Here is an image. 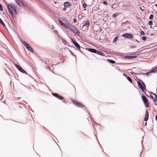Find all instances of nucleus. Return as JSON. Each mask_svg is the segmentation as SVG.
Here are the masks:
<instances>
[{
	"label": "nucleus",
	"instance_id": "nucleus-25",
	"mask_svg": "<svg viewBox=\"0 0 157 157\" xmlns=\"http://www.w3.org/2000/svg\"><path fill=\"white\" fill-rule=\"evenodd\" d=\"M117 38H118L117 37H115V38H114L113 41V43H115L116 42V41L117 40Z\"/></svg>",
	"mask_w": 157,
	"mask_h": 157
},
{
	"label": "nucleus",
	"instance_id": "nucleus-39",
	"mask_svg": "<svg viewBox=\"0 0 157 157\" xmlns=\"http://www.w3.org/2000/svg\"><path fill=\"white\" fill-rule=\"evenodd\" d=\"M155 119H156V120L157 121V115H156Z\"/></svg>",
	"mask_w": 157,
	"mask_h": 157
},
{
	"label": "nucleus",
	"instance_id": "nucleus-32",
	"mask_svg": "<svg viewBox=\"0 0 157 157\" xmlns=\"http://www.w3.org/2000/svg\"><path fill=\"white\" fill-rule=\"evenodd\" d=\"M140 34H141V35H144V31H142V30H141V31H140Z\"/></svg>",
	"mask_w": 157,
	"mask_h": 157
},
{
	"label": "nucleus",
	"instance_id": "nucleus-15",
	"mask_svg": "<svg viewBox=\"0 0 157 157\" xmlns=\"http://www.w3.org/2000/svg\"><path fill=\"white\" fill-rule=\"evenodd\" d=\"M123 75L127 78V79L131 83H132V79H131V78L130 77H129V76H128L126 74H125L124 73L123 74Z\"/></svg>",
	"mask_w": 157,
	"mask_h": 157
},
{
	"label": "nucleus",
	"instance_id": "nucleus-14",
	"mask_svg": "<svg viewBox=\"0 0 157 157\" xmlns=\"http://www.w3.org/2000/svg\"><path fill=\"white\" fill-rule=\"evenodd\" d=\"M17 4L20 6H24L23 3L20 0H15Z\"/></svg>",
	"mask_w": 157,
	"mask_h": 157
},
{
	"label": "nucleus",
	"instance_id": "nucleus-29",
	"mask_svg": "<svg viewBox=\"0 0 157 157\" xmlns=\"http://www.w3.org/2000/svg\"><path fill=\"white\" fill-rule=\"evenodd\" d=\"M152 21H150L148 22V24L149 25H151L152 24Z\"/></svg>",
	"mask_w": 157,
	"mask_h": 157
},
{
	"label": "nucleus",
	"instance_id": "nucleus-19",
	"mask_svg": "<svg viewBox=\"0 0 157 157\" xmlns=\"http://www.w3.org/2000/svg\"><path fill=\"white\" fill-rule=\"evenodd\" d=\"M90 25V22L89 21H87L85 23V26H86V27L87 28Z\"/></svg>",
	"mask_w": 157,
	"mask_h": 157
},
{
	"label": "nucleus",
	"instance_id": "nucleus-8",
	"mask_svg": "<svg viewBox=\"0 0 157 157\" xmlns=\"http://www.w3.org/2000/svg\"><path fill=\"white\" fill-rule=\"evenodd\" d=\"M122 36L124 37L128 38H133V36L130 33H126L123 34Z\"/></svg>",
	"mask_w": 157,
	"mask_h": 157
},
{
	"label": "nucleus",
	"instance_id": "nucleus-22",
	"mask_svg": "<svg viewBox=\"0 0 157 157\" xmlns=\"http://www.w3.org/2000/svg\"><path fill=\"white\" fill-rule=\"evenodd\" d=\"M0 23L2 25H3L4 26H5V25L4 24V23L3 22V21L1 20V21H0Z\"/></svg>",
	"mask_w": 157,
	"mask_h": 157
},
{
	"label": "nucleus",
	"instance_id": "nucleus-10",
	"mask_svg": "<svg viewBox=\"0 0 157 157\" xmlns=\"http://www.w3.org/2000/svg\"><path fill=\"white\" fill-rule=\"evenodd\" d=\"M52 95L53 96L56 97L57 98L59 99L60 100H62L63 99V97L59 95L57 93H53L52 94Z\"/></svg>",
	"mask_w": 157,
	"mask_h": 157
},
{
	"label": "nucleus",
	"instance_id": "nucleus-2",
	"mask_svg": "<svg viewBox=\"0 0 157 157\" xmlns=\"http://www.w3.org/2000/svg\"><path fill=\"white\" fill-rule=\"evenodd\" d=\"M68 27V30L72 31L75 34L78 36L79 35L80 33L79 31L71 24L69 25Z\"/></svg>",
	"mask_w": 157,
	"mask_h": 157
},
{
	"label": "nucleus",
	"instance_id": "nucleus-37",
	"mask_svg": "<svg viewBox=\"0 0 157 157\" xmlns=\"http://www.w3.org/2000/svg\"><path fill=\"white\" fill-rule=\"evenodd\" d=\"M85 134L83 133V132H81V133H80V135L82 136L83 135H84Z\"/></svg>",
	"mask_w": 157,
	"mask_h": 157
},
{
	"label": "nucleus",
	"instance_id": "nucleus-27",
	"mask_svg": "<svg viewBox=\"0 0 157 157\" xmlns=\"http://www.w3.org/2000/svg\"><path fill=\"white\" fill-rule=\"evenodd\" d=\"M0 10L1 11H2L3 10V8L2 6L0 4Z\"/></svg>",
	"mask_w": 157,
	"mask_h": 157
},
{
	"label": "nucleus",
	"instance_id": "nucleus-42",
	"mask_svg": "<svg viewBox=\"0 0 157 157\" xmlns=\"http://www.w3.org/2000/svg\"><path fill=\"white\" fill-rule=\"evenodd\" d=\"M1 20H2V19L0 18V21H1Z\"/></svg>",
	"mask_w": 157,
	"mask_h": 157
},
{
	"label": "nucleus",
	"instance_id": "nucleus-28",
	"mask_svg": "<svg viewBox=\"0 0 157 157\" xmlns=\"http://www.w3.org/2000/svg\"><path fill=\"white\" fill-rule=\"evenodd\" d=\"M153 17V16L152 14L150 15L149 17V19H152Z\"/></svg>",
	"mask_w": 157,
	"mask_h": 157
},
{
	"label": "nucleus",
	"instance_id": "nucleus-12",
	"mask_svg": "<svg viewBox=\"0 0 157 157\" xmlns=\"http://www.w3.org/2000/svg\"><path fill=\"white\" fill-rule=\"evenodd\" d=\"M72 41L75 46L79 50L81 48L79 45L75 40Z\"/></svg>",
	"mask_w": 157,
	"mask_h": 157
},
{
	"label": "nucleus",
	"instance_id": "nucleus-31",
	"mask_svg": "<svg viewBox=\"0 0 157 157\" xmlns=\"http://www.w3.org/2000/svg\"><path fill=\"white\" fill-rule=\"evenodd\" d=\"M147 38L146 37L143 36L142 37V39L143 40H146Z\"/></svg>",
	"mask_w": 157,
	"mask_h": 157
},
{
	"label": "nucleus",
	"instance_id": "nucleus-36",
	"mask_svg": "<svg viewBox=\"0 0 157 157\" xmlns=\"http://www.w3.org/2000/svg\"><path fill=\"white\" fill-rule=\"evenodd\" d=\"M150 96L151 97V98L153 99L154 98V96L153 95H151V94H150Z\"/></svg>",
	"mask_w": 157,
	"mask_h": 157
},
{
	"label": "nucleus",
	"instance_id": "nucleus-16",
	"mask_svg": "<svg viewBox=\"0 0 157 157\" xmlns=\"http://www.w3.org/2000/svg\"><path fill=\"white\" fill-rule=\"evenodd\" d=\"M136 57V56H125L124 58L125 59H134Z\"/></svg>",
	"mask_w": 157,
	"mask_h": 157
},
{
	"label": "nucleus",
	"instance_id": "nucleus-24",
	"mask_svg": "<svg viewBox=\"0 0 157 157\" xmlns=\"http://www.w3.org/2000/svg\"><path fill=\"white\" fill-rule=\"evenodd\" d=\"M118 15V14L116 13L113 15L112 17H117Z\"/></svg>",
	"mask_w": 157,
	"mask_h": 157
},
{
	"label": "nucleus",
	"instance_id": "nucleus-5",
	"mask_svg": "<svg viewBox=\"0 0 157 157\" xmlns=\"http://www.w3.org/2000/svg\"><path fill=\"white\" fill-rule=\"evenodd\" d=\"M22 43L24 45L26 48L28 49L29 51L31 52H33L34 51L33 49L28 43L25 41H22Z\"/></svg>",
	"mask_w": 157,
	"mask_h": 157
},
{
	"label": "nucleus",
	"instance_id": "nucleus-4",
	"mask_svg": "<svg viewBox=\"0 0 157 157\" xmlns=\"http://www.w3.org/2000/svg\"><path fill=\"white\" fill-rule=\"evenodd\" d=\"M59 23L63 26L64 28L66 29H68V26L70 25L71 24L68 22L67 21H66L65 23H63L61 21L59 20Z\"/></svg>",
	"mask_w": 157,
	"mask_h": 157
},
{
	"label": "nucleus",
	"instance_id": "nucleus-17",
	"mask_svg": "<svg viewBox=\"0 0 157 157\" xmlns=\"http://www.w3.org/2000/svg\"><path fill=\"white\" fill-rule=\"evenodd\" d=\"M89 51L93 53H96L97 50L93 48H89Z\"/></svg>",
	"mask_w": 157,
	"mask_h": 157
},
{
	"label": "nucleus",
	"instance_id": "nucleus-21",
	"mask_svg": "<svg viewBox=\"0 0 157 157\" xmlns=\"http://www.w3.org/2000/svg\"><path fill=\"white\" fill-rule=\"evenodd\" d=\"M0 23L2 25H3L4 26H5V25L4 24V23L3 22V21L1 20V21H0Z\"/></svg>",
	"mask_w": 157,
	"mask_h": 157
},
{
	"label": "nucleus",
	"instance_id": "nucleus-9",
	"mask_svg": "<svg viewBox=\"0 0 157 157\" xmlns=\"http://www.w3.org/2000/svg\"><path fill=\"white\" fill-rule=\"evenodd\" d=\"M15 66L16 67L19 71L22 72L23 73L27 74V72L25 71L24 70L21 66L17 64H16Z\"/></svg>",
	"mask_w": 157,
	"mask_h": 157
},
{
	"label": "nucleus",
	"instance_id": "nucleus-6",
	"mask_svg": "<svg viewBox=\"0 0 157 157\" xmlns=\"http://www.w3.org/2000/svg\"><path fill=\"white\" fill-rule=\"evenodd\" d=\"M72 102L75 105L78 107L81 108L84 107V105L82 104L78 101H75L74 100H72Z\"/></svg>",
	"mask_w": 157,
	"mask_h": 157
},
{
	"label": "nucleus",
	"instance_id": "nucleus-40",
	"mask_svg": "<svg viewBox=\"0 0 157 157\" xmlns=\"http://www.w3.org/2000/svg\"><path fill=\"white\" fill-rule=\"evenodd\" d=\"M147 122H145V125L146 126L147 125Z\"/></svg>",
	"mask_w": 157,
	"mask_h": 157
},
{
	"label": "nucleus",
	"instance_id": "nucleus-11",
	"mask_svg": "<svg viewBox=\"0 0 157 157\" xmlns=\"http://www.w3.org/2000/svg\"><path fill=\"white\" fill-rule=\"evenodd\" d=\"M149 117V113L147 110L146 109V114L144 118V121H147Z\"/></svg>",
	"mask_w": 157,
	"mask_h": 157
},
{
	"label": "nucleus",
	"instance_id": "nucleus-1",
	"mask_svg": "<svg viewBox=\"0 0 157 157\" xmlns=\"http://www.w3.org/2000/svg\"><path fill=\"white\" fill-rule=\"evenodd\" d=\"M9 13L13 17H15L16 15V8L13 4H8L7 5Z\"/></svg>",
	"mask_w": 157,
	"mask_h": 157
},
{
	"label": "nucleus",
	"instance_id": "nucleus-34",
	"mask_svg": "<svg viewBox=\"0 0 157 157\" xmlns=\"http://www.w3.org/2000/svg\"><path fill=\"white\" fill-rule=\"evenodd\" d=\"M140 9L141 10H144V7L143 6V7H141Z\"/></svg>",
	"mask_w": 157,
	"mask_h": 157
},
{
	"label": "nucleus",
	"instance_id": "nucleus-41",
	"mask_svg": "<svg viewBox=\"0 0 157 157\" xmlns=\"http://www.w3.org/2000/svg\"><path fill=\"white\" fill-rule=\"evenodd\" d=\"M1 20H2V19L0 18V21H1Z\"/></svg>",
	"mask_w": 157,
	"mask_h": 157
},
{
	"label": "nucleus",
	"instance_id": "nucleus-23",
	"mask_svg": "<svg viewBox=\"0 0 157 157\" xmlns=\"http://www.w3.org/2000/svg\"><path fill=\"white\" fill-rule=\"evenodd\" d=\"M0 23L2 25H3L4 26H5V25L4 24V23L3 22V21L1 20V21H0Z\"/></svg>",
	"mask_w": 157,
	"mask_h": 157
},
{
	"label": "nucleus",
	"instance_id": "nucleus-3",
	"mask_svg": "<svg viewBox=\"0 0 157 157\" xmlns=\"http://www.w3.org/2000/svg\"><path fill=\"white\" fill-rule=\"evenodd\" d=\"M138 84L139 87L141 88L143 92H144V90H146V86L145 84L142 81L140 80L138 82Z\"/></svg>",
	"mask_w": 157,
	"mask_h": 157
},
{
	"label": "nucleus",
	"instance_id": "nucleus-13",
	"mask_svg": "<svg viewBox=\"0 0 157 157\" xmlns=\"http://www.w3.org/2000/svg\"><path fill=\"white\" fill-rule=\"evenodd\" d=\"M64 5L65 7L67 8L71 6V3L68 2H65L64 3Z\"/></svg>",
	"mask_w": 157,
	"mask_h": 157
},
{
	"label": "nucleus",
	"instance_id": "nucleus-33",
	"mask_svg": "<svg viewBox=\"0 0 157 157\" xmlns=\"http://www.w3.org/2000/svg\"><path fill=\"white\" fill-rule=\"evenodd\" d=\"M82 6L84 8H86V4H83L82 5Z\"/></svg>",
	"mask_w": 157,
	"mask_h": 157
},
{
	"label": "nucleus",
	"instance_id": "nucleus-35",
	"mask_svg": "<svg viewBox=\"0 0 157 157\" xmlns=\"http://www.w3.org/2000/svg\"><path fill=\"white\" fill-rule=\"evenodd\" d=\"M103 4L104 5H107V3L106 2H104L103 3Z\"/></svg>",
	"mask_w": 157,
	"mask_h": 157
},
{
	"label": "nucleus",
	"instance_id": "nucleus-20",
	"mask_svg": "<svg viewBox=\"0 0 157 157\" xmlns=\"http://www.w3.org/2000/svg\"><path fill=\"white\" fill-rule=\"evenodd\" d=\"M157 71V67L155 68L152 69V72H155Z\"/></svg>",
	"mask_w": 157,
	"mask_h": 157
},
{
	"label": "nucleus",
	"instance_id": "nucleus-18",
	"mask_svg": "<svg viewBox=\"0 0 157 157\" xmlns=\"http://www.w3.org/2000/svg\"><path fill=\"white\" fill-rule=\"evenodd\" d=\"M151 94L152 95H153L154 96V98L153 99L154 100V101L155 102H157V96L154 93H151Z\"/></svg>",
	"mask_w": 157,
	"mask_h": 157
},
{
	"label": "nucleus",
	"instance_id": "nucleus-26",
	"mask_svg": "<svg viewBox=\"0 0 157 157\" xmlns=\"http://www.w3.org/2000/svg\"><path fill=\"white\" fill-rule=\"evenodd\" d=\"M108 60L111 63L114 64V63H115V62L114 61H113L112 60L109 59Z\"/></svg>",
	"mask_w": 157,
	"mask_h": 157
},
{
	"label": "nucleus",
	"instance_id": "nucleus-7",
	"mask_svg": "<svg viewBox=\"0 0 157 157\" xmlns=\"http://www.w3.org/2000/svg\"><path fill=\"white\" fill-rule=\"evenodd\" d=\"M142 98L143 101L144 103L145 106L146 107H148L149 106V104L148 103V100L144 96H142Z\"/></svg>",
	"mask_w": 157,
	"mask_h": 157
},
{
	"label": "nucleus",
	"instance_id": "nucleus-38",
	"mask_svg": "<svg viewBox=\"0 0 157 157\" xmlns=\"http://www.w3.org/2000/svg\"><path fill=\"white\" fill-rule=\"evenodd\" d=\"M74 22L75 23H76V22H77V20H76V19H75L74 20Z\"/></svg>",
	"mask_w": 157,
	"mask_h": 157
},
{
	"label": "nucleus",
	"instance_id": "nucleus-30",
	"mask_svg": "<svg viewBox=\"0 0 157 157\" xmlns=\"http://www.w3.org/2000/svg\"><path fill=\"white\" fill-rule=\"evenodd\" d=\"M136 46H133V45H131L130 46V48H136Z\"/></svg>",
	"mask_w": 157,
	"mask_h": 157
}]
</instances>
